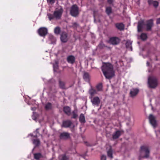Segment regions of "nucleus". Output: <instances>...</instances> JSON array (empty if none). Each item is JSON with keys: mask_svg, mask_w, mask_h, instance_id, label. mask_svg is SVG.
Masks as SVG:
<instances>
[{"mask_svg": "<svg viewBox=\"0 0 160 160\" xmlns=\"http://www.w3.org/2000/svg\"><path fill=\"white\" fill-rule=\"evenodd\" d=\"M102 70L106 78L110 79L114 75L113 66L109 63H105L102 67Z\"/></svg>", "mask_w": 160, "mask_h": 160, "instance_id": "1", "label": "nucleus"}, {"mask_svg": "<svg viewBox=\"0 0 160 160\" xmlns=\"http://www.w3.org/2000/svg\"><path fill=\"white\" fill-rule=\"evenodd\" d=\"M63 12V9L62 8H60L59 9L56 10L54 11L53 14L48 13L47 16L49 20L50 21L54 19L59 20L61 18Z\"/></svg>", "mask_w": 160, "mask_h": 160, "instance_id": "2", "label": "nucleus"}, {"mask_svg": "<svg viewBox=\"0 0 160 160\" xmlns=\"http://www.w3.org/2000/svg\"><path fill=\"white\" fill-rule=\"evenodd\" d=\"M140 155L139 158H148L149 156L150 151L148 147L143 146L141 147L140 151Z\"/></svg>", "mask_w": 160, "mask_h": 160, "instance_id": "3", "label": "nucleus"}, {"mask_svg": "<svg viewBox=\"0 0 160 160\" xmlns=\"http://www.w3.org/2000/svg\"><path fill=\"white\" fill-rule=\"evenodd\" d=\"M158 84V80L156 77L153 76H149L148 78V84L149 88H155Z\"/></svg>", "mask_w": 160, "mask_h": 160, "instance_id": "4", "label": "nucleus"}, {"mask_svg": "<svg viewBox=\"0 0 160 160\" xmlns=\"http://www.w3.org/2000/svg\"><path fill=\"white\" fill-rule=\"evenodd\" d=\"M79 10L78 7L75 5H72L71 8L70 14L73 17H76L79 14Z\"/></svg>", "mask_w": 160, "mask_h": 160, "instance_id": "5", "label": "nucleus"}, {"mask_svg": "<svg viewBox=\"0 0 160 160\" xmlns=\"http://www.w3.org/2000/svg\"><path fill=\"white\" fill-rule=\"evenodd\" d=\"M92 105L93 106H98L100 103L101 100L98 96L89 97Z\"/></svg>", "mask_w": 160, "mask_h": 160, "instance_id": "6", "label": "nucleus"}, {"mask_svg": "<svg viewBox=\"0 0 160 160\" xmlns=\"http://www.w3.org/2000/svg\"><path fill=\"white\" fill-rule=\"evenodd\" d=\"M70 138V134L67 132H63L59 134V138L62 140H67Z\"/></svg>", "mask_w": 160, "mask_h": 160, "instance_id": "7", "label": "nucleus"}, {"mask_svg": "<svg viewBox=\"0 0 160 160\" xmlns=\"http://www.w3.org/2000/svg\"><path fill=\"white\" fill-rule=\"evenodd\" d=\"M39 35L41 36H45L48 33V29L45 27L40 28L38 30Z\"/></svg>", "mask_w": 160, "mask_h": 160, "instance_id": "8", "label": "nucleus"}, {"mask_svg": "<svg viewBox=\"0 0 160 160\" xmlns=\"http://www.w3.org/2000/svg\"><path fill=\"white\" fill-rule=\"evenodd\" d=\"M123 132L124 131L122 130H118L116 131L112 134V139L115 140L118 138Z\"/></svg>", "mask_w": 160, "mask_h": 160, "instance_id": "9", "label": "nucleus"}, {"mask_svg": "<svg viewBox=\"0 0 160 160\" xmlns=\"http://www.w3.org/2000/svg\"><path fill=\"white\" fill-rule=\"evenodd\" d=\"M62 126L65 128L70 127L72 128L75 126L71 121H64Z\"/></svg>", "mask_w": 160, "mask_h": 160, "instance_id": "10", "label": "nucleus"}, {"mask_svg": "<svg viewBox=\"0 0 160 160\" xmlns=\"http://www.w3.org/2000/svg\"><path fill=\"white\" fill-rule=\"evenodd\" d=\"M60 39L62 42H66L68 40V34L65 32H62L60 35Z\"/></svg>", "mask_w": 160, "mask_h": 160, "instance_id": "11", "label": "nucleus"}, {"mask_svg": "<svg viewBox=\"0 0 160 160\" xmlns=\"http://www.w3.org/2000/svg\"><path fill=\"white\" fill-rule=\"evenodd\" d=\"M120 41L119 39L117 37H112L110 39V43L112 45H116L118 44Z\"/></svg>", "mask_w": 160, "mask_h": 160, "instance_id": "12", "label": "nucleus"}, {"mask_svg": "<svg viewBox=\"0 0 160 160\" xmlns=\"http://www.w3.org/2000/svg\"><path fill=\"white\" fill-rule=\"evenodd\" d=\"M144 25V21L143 20L139 21L138 22V32H141Z\"/></svg>", "mask_w": 160, "mask_h": 160, "instance_id": "13", "label": "nucleus"}, {"mask_svg": "<svg viewBox=\"0 0 160 160\" xmlns=\"http://www.w3.org/2000/svg\"><path fill=\"white\" fill-rule=\"evenodd\" d=\"M153 25V21L152 20H150L147 21V23L146 24L147 30L148 31L151 30Z\"/></svg>", "mask_w": 160, "mask_h": 160, "instance_id": "14", "label": "nucleus"}, {"mask_svg": "<svg viewBox=\"0 0 160 160\" xmlns=\"http://www.w3.org/2000/svg\"><path fill=\"white\" fill-rule=\"evenodd\" d=\"M78 112L77 109H75L71 112V114L70 116H71L72 118L76 119L78 116Z\"/></svg>", "mask_w": 160, "mask_h": 160, "instance_id": "15", "label": "nucleus"}, {"mask_svg": "<svg viewBox=\"0 0 160 160\" xmlns=\"http://www.w3.org/2000/svg\"><path fill=\"white\" fill-rule=\"evenodd\" d=\"M138 90L136 88H132L131 89L130 92V96L133 97L135 96L138 93Z\"/></svg>", "mask_w": 160, "mask_h": 160, "instance_id": "16", "label": "nucleus"}, {"mask_svg": "<svg viewBox=\"0 0 160 160\" xmlns=\"http://www.w3.org/2000/svg\"><path fill=\"white\" fill-rule=\"evenodd\" d=\"M67 61L68 63L73 64L75 61V58L72 55L68 56L67 58Z\"/></svg>", "mask_w": 160, "mask_h": 160, "instance_id": "17", "label": "nucleus"}, {"mask_svg": "<svg viewBox=\"0 0 160 160\" xmlns=\"http://www.w3.org/2000/svg\"><path fill=\"white\" fill-rule=\"evenodd\" d=\"M63 111L68 116L71 114V108L68 106H65L63 108Z\"/></svg>", "mask_w": 160, "mask_h": 160, "instance_id": "18", "label": "nucleus"}, {"mask_svg": "<svg viewBox=\"0 0 160 160\" xmlns=\"http://www.w3.org/2000/svg\"><path fill=\"white\" fill-rule=\"evenodd\" d=\"M83 78L86 82H89L90 80V76L88 73L86 72H84Z\"/></svg>", "mask_w": 160, "mask_h": 160, "instance_id": "19", "label": "nucleus"}, {"mask_svg": "<svg viewBox=\"0 0 160 160\" xmlns=\"http://www.w3.org/2000/svg\"><path fill=\"white\" fill-rule=\"evenodd\" d=\"M148 2L149 5H153L155 7H157L158 5V3L157 1L153 0H148Z\"/></svg>", "mask_w": 160, "mask_h": 160, "instance_id": "20", "label": "nucleus"}, {"mask_svg": "<svg viewBox=\"0 0 160 160\" xmlns=\"http://www.w3.org/2000/svg\"><path fill=\"white\" fill-rule=\"evenodd\" d=\"M150 124L154 128H156L158 125V121H149Z\"/></svg>", "mask_w": 160, "mask_h": 160, "instance_id": "21", "label": "nucleus"}, {"mask_svg": "<svg viewBox=\"0 0 160 160\" xmlns=\"http://www.w3.org/2000/svg\"><path fill=\"white\" fill-rule=\"evenodd\" d=\"M34 158L36 160H39L42 157V156L40 153H35L33 154Z\"/></svg>", "mask_w": 160, "mask_h": 160, "instance_id": "22", "label": "nucleus"}, {"mask_svg": "<svg viewBox=\"0 0 160 160\" xmlns=\"http://www.w3.org/2000/svg\"><path fill=\"white\" fill-rule=\"evenodd\" d=\"M116 27L118 29L122 30H123L124 28V25L122 23H118L116 24Z\"/></svg>", "mask_w": 160, "mask_h": 160, "instance_id": "23", "label": "nucleus"}, {"mask_svg": "<svg viewBox=\"0 0 160 160\" xmlns=\"http://www.w3.org/2000/svg\"><path fill=\"white\" fill-rule=\"evenodd\" d=\"M132 41L129 40H128L127 41L126 44V48H129L131 51L132 50Z\"/></svg>", "mask_w": 160, "mask_h": 160, "instance_id": "24", "label": "nucleus"}, {"mask_svg": "<svg viewBox=\"0 0 160 160\" xmlns=\"http://www.w3.org/2000/svg\"><path fill=\"white\" fill-rule=\"evenodd\" d=\"M89 93L90 95V97H93V96L97 93V91L93 88H91L89 90Z\"/></svg>", "mask_w": 160, "mask_h": 160, "instance_id": "25", "label": "nucleus"}, {"mask_svg": "<svg viewBox=\"0 0 160 160\" xmlns=\"http://www.w3.org/2000/svg\"><path fill=\"white\" fill-rule=\"evenodd\" d=\"M112 150L111 147H110V148L107 151V155L108 157H109L111 159L113 158L112 156Z\"/></svg>", "mask_w": 160, "mask_h": 160, "instance_id": "26", "label": "nucleus"}, {"mask_svg": "<svg viewBox=\"0 0 160 160\" xmlns=\"http://www.w3.org/2000/svg\"><path fill=\"white\" fill-rule=\"evenodd\" d=\"M105 12L108 15H110L112 12V8L110 7H107L106 8Z\"/></svg>", "mask_w": 160, "mask_h": 160, "instance_id": "27", "label": "nucleus"}, {"mask_svg": "<svg viewBox=\"0 0 160 160\" xmlns=\"http://www.w3.org/2000/svg\"><path fill=\"white\" fill-rule=\"evenodd\" d=\"M59 87L63 89H66L65 86V83L61 81L60 79L59 80Z\"/></svg>", "mask_w": 160, "mask_h": 160, "instance_id": "28", "label": "nucleus"}, {"mask_svg": "<svg viewBox=\"0 0 160 160\" xmlns=\"http://www.w3.org/2000/svg\"><path fill=\"white\" fill-rule=\"evenodd\" d=\"M52 108V105L51 103L48 102L45 105V108L46 110H49L51 109Z\"/></svg>", "mask_w": 160, "mask_h": 160, "instance_id": "29", "label": "nucleus"}, {"mask_svg": "<svg viewBox=\"0 0 160 160\" xmlns=\"http://www.w3.org/2000/svg\"><path fill=\"white\" fill-rule=\"evenodd\" d=\"M33 143L35 145V147H37L40 145V141L39 139H34Z\"/></svg>", "mask_w": 160, "mask_h": 160, "instance_id": "30", "label": "nucleus"}, {"mask_svg": "<svg viewBox=\"0 0 160 160\" xmlns=\"http://www.w3.org/2000/svg\"><path fill=\"white\" fill-rule=\"evenodd\" d=\"M60 28L59 27H56L54 30V32L57 35H58L60 34Z\"/></svg>", "mask_w": 160, "mask_h": 160, "instance_id": "31", "label": "nucleus"}, {"mask_svg": "<svg viewBox=\"0 0 160 160\" xmlns=\"http://www.w3.org/2000/svg\"><path fill=\"white\" fill-rule=\"evenodd\" d=\"M58 63L57 62H56L53 65V70L54 72H56L58 69Z\"/></svg>", "mask_w": 160, "mask_h": 160, "instance_id": "32", "label": "nucleus"}, {"mask_svg": "<svg viewBox=\"0 0 160 160\" xmlns=\"http://www.w3.org/2000/svg\"><path fill=\"white\" fill-rule=\"evenodd\" d=\"M59 158L60 160H69L68 158L65 155L60 156Z\"/></svg>", "mask_w": 160, "mask_h": 160, "instance_id": "33", "label": "nucleus"}, {"mask_svg": "<svg viewBox=\"0 0 160 160\" xmlns=\"http://www.w3.org/2000/svg\"><path fill=\"white\" fill-rule=\"evenodd\" d=\"M140 38L142 40H145L147 38V36L145 33H142L140 36Z\"/></svg>", "mask_w": 160, "mask_h": 160, "instance_id": "34", "label": "nucleus"}, {"mask_svg": "<svg viewBox=\"0 0 160 160\" xmlns=\"http://www.w3.org/2000/svg\"><path fill=\"white\" fill-rule=\"evenodd\" d=\"M96 88L98 91L102 90V86L101 84H98L96 86Z\"/></svg>", "mask_w": 160, "mask_h": 160, "instance_id": "35", "label": "nucleus"}, {"mask_svg": "<svg viewBox=\"0 0 160 160\" xmlns=\"http://www.w3.org/2000/svg\"><path fill=\"white\" fill-rule=\"evenodd\" d=\"M126 125L128 127H131L133 125V123L131 122V121H128V122H127Z\"/></svg>", "mask_w": 160, "mask_h": 160, "instance_id": "36", "label": "nucleus"}, {"mask_svg": "<svg viewBox=\"0 0 160 160\" xmlns=\"http://www.w3.org/2000/svg\"><path fill=\"white\" fill-rule=\"evenodd\" d=\"M105 47L104 44L102 42H101L98 46V48L100 49H102Z\"/></svg>", "mask_w": 160, "mask_h": 160, "instance_id": "37", "label": "nucleus"}, {"mask_svg": "<svg viewBox=\"0 0 160 160\" xmlns=\"http://www.w3.org/2000/svg\"><path fill=\"white\" fill-rule=\"evenodd\" d=\"M79 120H85L84 115L83 114L81 113L79 116Z\"/></svg>", "mask_w": 160, "mask_h": 160, "instance_id": "38", "label": "nucleus"}, {"mask_svg": "<svg viewBox=\"0 0 160 160\" xmlns=\"http://www.w3.org/2000/svg\"><path fill=\"white\" fill-rule=\"evenodd\" d=\"M149 120H155V117L152 115L150 114L149 117Z\"/></svg>", "mask_w": 160, "mask_h": 160, "instance_id": "39", "label": "nucleus"}, {"mask_svg": "<svg viewBox=\"0 0 160 160\" xmlns=\"http://www.w3.org/2000/svg\"><path fill=\"white\" fill-rule=\"evenodd\" d=\"M155 132L156 133V136L158 137L159 138H160V130H158L157 131H155Z\"/></svg>", "mask_w": 160, "mask_h": 160, "instance_id": "40", "label": "nucleus"}, {"mask_svg": "<svg viewBox=\"0 0 160 160\" xmlns=\"http://www.w3.org/2000/svg\"><path fill=\"white\" fill-rule=\"evenodd\" d=\"M38 129H37L34 132V133L35 134H36L34 135V137H38V135L37 134V133H38L39 134V132H38Z\"/></svg>", "mask_w": 160, "mask_h": 160, "instance_id": "41", "label": "nucleus"}, {"mask_svg": "<svg viewBox=\"0 0 160 160\" xmlns=\"http://www.w3.org/2000/svg\"><path fill=\"white\" fill-rule=\"evenodd\" d=\"M101 160H106V156L104 155H102L101 156Z\"/></svg>", "mask_w": 160, "mask_h": 160, "instance_id": "42", "label": "nucleus"}, {"mask_svg": "<svg viewBox=\"0 0 160 160\" xmlns=\"http://www.w3.org/2000/svg\"><path fill=\"white\" fill-rule=\"evenodd\" d=\"M114 0H107V2L109 4H111L114 2Z\"/></svg>", "mask_w": 160, "mask_h": 160, "instance_id": "43", "label": "nucleus"}, {"mask_svg": "<svg viewBox=\"0 0 160 160\" xmlns=\"http://www.w3.org/2000/svg\"><path fill=\"white\" fill-rule=\"evenodd\" d=\"M78 26V24L76 22H74L72 23V27L74 28L77 27Z\"/></svg>", "mask_w": 160, "mask_h": 160, "instance_id": "44", "label": "nucleus"}, {"mask_svg": "<svg viewBox=\"0 0 160 160\" xmlns=\"http://www.w3.org/2000/svg\"><path fill=\"white\" fill-rule=\"evenodd\" d=\"M157 24H160V18H158L157 19Z\"/></svg>", "mask_w": 160, "mask_h": 160, "instance_id": "45", "label": "nucleus"}, {"mask_svg": "<svg viewBox=\"0 0 160 160\" xmlns=\"http://www.w3.org/2000/svg\"><path fill=\"white\" fill-rule=\"evenodd\" d=\"M81 124H84L85 122L86 121H80Z\"/></svg>", "mask_w": 160, "mask_h": 160, "instance_id": "46", "label": "nucleus"}, {"mask_svg": "<svg viewBox=\"0 0 160 160\" xmlns=\"http://www.w3.org/2000/svg\"><path fill=\"white\" fill-rule=\"evenodd\" d=\"M147 66H149V63L148 62H147Z\"/></svg>", "mask_w": 160, "mask_h": 160, "instance_id": "47", "label": "nucleus"}, {"mask_svg": "<svg viewBox=\"0 0 160 160\" xmlns=\"http://www.w3.org/2000/svg\"><path fill=\"white\" fill-rule=\"evenodd\" d=\"M52 37H53V36H52V35H50V36H49V37H50V38H51H51H52Z\"/></svg>", "mask_w": 160, "mask_h": 160, "instance_id": "48", "label": "nucleus"}, {"mask_svg": "<svg viewBox=\"0 0 160 160\" xmlns=\"http://www.w3.org/2000/svg\"><path fill=\"white\" fill-rule=\"evenodd\" d=\"M35 108H32V110H34Z\"/></svg>", "mask_w": 160, "mask_h": 160, "instance_id": "49", "label": "nucleus"}, {"mask_svg": "<svg viewBox=\"0 0 160 160\" xmlns=\"http://www.w3.org/2000/svg\"><path fill=\"white\" fill-rule=\"evenodd\" d=\"M80 129L81 130V127H80Z\"/></svg>", "mask_w": 160, "mask_h": 160, "instance_id": "50", "label": "nucleus"}, {"mask_svg": "<svg viewBox=\"0 0 160 160\" xmlns=\"http://www.w3.org/2000/svg\"><path fill=\"white\" fill-rule=\"evenodd\" d=\"M106 136H107V137L108 136V134H107V135H106Z\"/></svg>", "mask_w": 160, "mask_h": 160, "instance_id": "51", "label": "nucleus"}, {"mask_svg": "<svg viewBox=\"0 0 160 160\" xmlns=\"http://www.w3.org/2000/svg\"><path fill=\"white\" fill-rule=\"evenodd\" d=\"M34 120H35V118H32Z\"/></svg>", "mask_w": 160, "mask_h": 160, "instance_id": "52", "label": "nucleus"}, {"mask_svg": "<svg viewBox=\"0 0 160 160\" xmlns=\"http://www.w3.org/2000/svg\"><path fill=\"white\" fill-rule=\"evenodd\" d=\"M31 135L32 136V134H31Z\"/></svg>", "mask_w": 160, "mask_h": 160, "instance_id": "53", "label": "nucleus"}]
</instances>
